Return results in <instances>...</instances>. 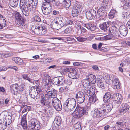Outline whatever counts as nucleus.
<instances>
[{
    "mask_svg": "<svg viewBox=\"0 0 130 130\" xmlns=\"http://www.w3.org/2000/svg\"><path fill=\"white\" fill-rule=\"evenodd\" d=\"M113 107L112 104H110L106 105V109L101 106L97 108L94 110L93 114V117L94 118H99L100 119L106 117V110H107V112L110 111Z\"/></svg>",
    "mask_w": 130,
    "mask_h": 130,
    "instance_id": "f257e3e1",
    "label": "nucleus"
},
{
    "mask_svg": "<svg viewBox=\"0 0 130 130\" xmlns=\"http://www.w3.org/2000/svg\"><path fill=\"white\" fill-rule=\"evenodd\" d=\"M7 68L5 67H0V71H3L7 70Z\"/></svg>",
    "mask_w": 130,
    "mask_h": 130,
    "instance_id": "774afa93",
    "label": "nucleus"
},
{
    "mask_svg": "<svg viewBox=\"0 0 130 130\" xmlns=\"http://www.w3.org/2000/svg\"><path fill=\"white\" fill-rule=\"evenodd\" d=\"M82 25L88 30L91 31H93L96 29V27L91 23H89L86 24H82Z\"/></svg>",
    "mask_w": 130,
    "mask_h": 130,
    "instance_id": "393cba45",
    "label": "nucleus"
},
{
    "mask_svg": "<svg viewBox=\"0 0 130 130\" xmlns=\"http://www.w3.org/2000/svg\"><path fill=\"white\" fill-rule=\"evenodd\" d=\"M35 119H31L29 121L28 123V129L34 130L35 124L37 123L36 122H35Z\"/></svg>",
    "mask_w": 130,
    "mask_h": 130,
    "instance_id": "bb28decb",
    "label": "nucleus"
},
{
    "mask_svg": "<svg viewBox=\"0 0 130 130\" xmlns=\"http://www.w3.org/2000/svg\"><path fill=\"white\" fill-rule=\"evenodd\" d=\"M84 91L85 94L87 96H89L92 95L91 92V91H90L89 89H84Z\"/></svg>",
    "mask_w": 130,
    "mask_h": 130,
    "instance_id": "49530a36",
    "label": "nucleus"
},
{
    "mask_svg": "<svg viewBox=\"0 0 130 130\" xmlns=\"http://www.w3.org/2000/svg\"><path fill=\"white\" fill-rule=\"evenodd\" d=\"M96 15V12L93 9H92L90 11H87L86 13L87 18L89 20L93 19Z\"/></svg>",
    "mask_w": 130,
    "mask_h": 130,
    "instance_id": "2eb2a0df",
    "label": "nucleus"
},
{
    "mask_svg": "<svg viewBox=\"0 0 130 130\" xmlns=\"http://www.w3.org/2000/svg\"><path fill=\"white\" fill-rule=\"evenodd\" d=\"M29 94L31 97L35 99H39L42 94V90L39 88H31L29 90Z\"/></svg>",
    "mask_w": 130,
    "mask_h": 130,
    "instance_id": "6e6552de",
    "label": "nucleus"
},
{
    "mask_svg": "<svg viewBox=\"0 0 130 130\" xmlns=\"http://www.w3.org/2000/svg\"><path fill=\"white\" fill-rule=\"evenodd\" d=\"M53 130H58L60 127V125L54 123L52 125Z\"/></svg>",
    "mask_w": 130,
    "mask_h": 130,
    "instance_id": "ea45409f",
    "label": "nucleus"
},
{
    "mask_svg": "<svg viewBox=\"0 0 130 130\" xmlns=\"http://www.w3.org/2000/svg\"><path fill=\"white\" fill-rule=\"evenodd\" d=\"M116 11L115 10H111L109 14V18L110 19H112L114 18L115 16V13Z\"/></svg>",
    "mask_w": 130,
    "mask_h": 130,
    "instance_id": "58836bf2",
    "label": "nucleus"
},
{
    "mask_svg": "<svg viewBox=\"0 0 130 130\" xmlns=\"http://www.w3.org/2000/svg\"><path fill=\"white\" fill-rule=\"evenodd\" d=\"M77 40L80 42H84L87 40V38L82 37H79L77 38Z\"/></svg>",
    "mask_w": 130,
    "mask_h": 130,
    "instance_id": "5fc2aeb1",
    "label": "nucleus"
},
{
    "mask_svg": "<svg viewBox=\"0 0 130 130\" xmlns=\"http://www.w3.org/2000/svg\"><path fill=\"white\" fill-rule=\"evenodd\" d=\"M18 87V85L16 84L11 85L10 87V89L12 93L14 94H17V89Z\"/></svg>",
    "mask_w": 130,
    "mask_h": 130,
    "instance_id": "c85d7f7f",
    "label": "nucleus"
},
{
    "mask_svg": "<svg viewBox=\"0 0 130 130\" xmlns=\"http://www.w3.org/2000/svg\"><path fill=\"white\" fill-rule=\"evenodd\" d=\"M19 7L22 14L27 17L29 15V10L28 9L26 0H21L20 1Z\"/></svg>",
    "mask_w": 130,
    "mask_h": 130,
    "instance_id": "39448f33",
    "label": "nucleus"
},
{
    "mask_svg": "<svg viewBox=\"0 0 130 130\" xmlns=\"http://www.w3.org/2000/svg\"><path fill=\"white\" fill-rule=\"evenodd\" d=\"M34 20L37 22H40L41 21V19L40 17L37 15H36L33 18Z\"/></svg>",
    "mask_w": 130,
    "mask_h": 130,
    "instance_id": "864d4df0",
    "label": "nucleus"
},
{
    "mask_svg": "<svg viewBox=\"0 0 130 130\" xmlns=\"http://www.w3.org/2000/svg\"><path fill=\"white\" fill-rule=\"evenodd\" d=\"M109 78L110 80L113 82L116 79V78H117L113 74H111L109 76Z\"/></svg>",
    "mask_w": 130,
    "mask_h": 130,
    "instance_id": "052dcab7",
    "label": "nucleus"
},
{
    "mask_svg": "<svg viewBox=\"0 0 130 130\" xmlns=\"http://www.w3.org/2000/svg\"><path fill=\"white\" fill-rule=\"evenodd\" d=\"M31 83H32L36 87V88H39V81L38 80H34L33 79V81Z\"/></svg>",
    "mask_w": 130,
    "mask_h": 130,
    "instance_id": "37998d69",
    "label": "nucleus"
},
{
    "mask_svg": "<svg viewBox=\"0 0 130 130\" xmlns=\"http://www.w3.org/2000/svg\"><path fill=\"white\" fill-rule=\"evenodd\" d=\"M97 83V86L98 87L101 88L102 89H104V83L102 80L98 81Z\"/></svg>",
    "mask_w": 130,
    "mask_h": 130,
    "instance_id": "a19ab883",
    "label": "nucleus"
},
{
    "mask_svg": "<svg viewBox=\"0 0 130 130\" xmlns=\"http://www.w3.org/2000/svg\"><path fill=\"white\" fill-rule=\"evenodd\" d=\"M7 122H6L5 123V124L4 125L3 124L2 125V124L1 123H0V129H4V128H5V127H4V126H5V127L8 126H8H9L10 123H8L7 124Z\"/></svg>",
    "mask_w": 130,
    "mask_h": 130,
    "instance_id": "8fccbe9b",
    "label": "nucleus"
},
{
    "mask_svg": "<svg viewBox=\"0 0 130 130\" xmlns=\"http://www.w3.org/2000/svg\"><path fill=\"white\" fill-rule=\"evenodd\" d=\"M67 18L66 17H60L55 18L51 24L52 28L58 30L62 27L66 26Z\"/></svg>",
    "mask_w": 130,
    "mask_h": 130,
    "instance_id": "f03ea898",
    "label": "nucleus"
},
{
    "mask_svg": "<svg viewBox=\"0 0 130 130\" xmlns=\"http://www.w3.org/2000/svg\"><path fill=\"white\" fill-rule=\"evenodd\" d=\"M119 31L120 34L123 36H126L128 32V29L125 26L121 25L119 27Z\"/></svg>",
    "mask_w": 130,
    "mask_h": 130,
    "instance_id": "6ab92c4d",
    "label": "nucleus"
},
{
    "mask_svg": "<svg viewBox=\"0 0 130 130\" xmlns=\"http://www.w3.org/2000/svg\"><path fill=\"white\" fill-rule=\"evenodd\" d=\"M19 0H10V5L13 7H16L18 4Z\"/></svg>",
    "mask_w": 130,
    "mask_h": 130,
    "instance_id": "72a5a7b5",
    "label": "nucleus"
},
{
    "mask_svg": "<svg viewBox=\"0 0 130 130\" xmlns=\"http://www.w3.org/2000/svg\"><path fill=\"white\" fill-rule=\"evenodd\" d=\"M49 77L48 76H47L46 77V79H44V83L46 85H47L48 86L49 83H50V81L51 80V79H48L47 78H49Z\"/></svg>",
    "mask_w": 130,
    "mask_h": 130,
    "instance_id": "603ef678",
    "label": "nucleus"
},
{
    "mask_svg": "<svg viewBox=\"0 0 130 130\" xmlns=\"http://www.w3.org/2000/svg\"><path fill=\"white\" fill-rule=\"evenodd\" d=\"M112 32H111V30L110 28L109 29V32H110L111 33H112L116 37H117V34L118 32V29L116 27V26H113L111 28Z\"/></svg>",
    "mask_w": 130,
    "mask_h": 130,
    "instance_id": "2f4dec72",
    "label": "nucleus"
},
{
    "mask_svg": "<svg viewBox=\"0 0 130 130\" xmlns=\"http://www.w3.org/2000/svg\"><path fill=\"white\" fill-rule=\"evenodd\" d=\"M31 109V107L30 106H27L25 107L22 111V112L24 113L27 111H30Z\"/></svg>",
    "mask_w": 130,
    "mask_h": 130,
    "instance_id": "a18cd8bd",
    "label": "nucleus"
},
{
    "mask_svg": "<svg viewBox=\"0 0 130 130\" xmlns=\"http://www.w3.org/2000/svg\"><path fill=\"white\" fill-rule=\"evenodd\" d=\"M45 2L43 3L44 6H46V7H43L42 8L43 13L45 15H48L52 12V3L54 0H44Z\"/></svg>",
    "mask_w": 130,
    "mask_h": 130,
    "instance_id": "423d86ee",
    "label": "nucleus"
},
{
    "mask_svg": "<svg viewBox=\"0 0 130 130\" xmlns=\"http://www.w3.org/2000/svg\"><path fill=\"white\" fill-rule=\"evenodd\" d=\"M81 7L79 5H75L73 6L72 10V15L73 17L78 16L80 12Z\"/></svg>",
    "mask_w": 130,
    "mask_h": 130,
    "instance_id": "4468645a",
    "label": "nucleus"
},
{
    "mask_svg": "<svg viewBox=\"0 0 130 130\" xmlns=\"http://www.w3.org/2000/svg\"><path fill=\"white\" fill-rule=\"evenodd\" d=\"M40 99V103L43 106H48L51 103V101L47 97L42 93L40 96L39 99Z\"/></svg>",
    "mask_w": 130,
    "mask_h": 130,
    "instance_id": "9d476101",
    "label": "nucleus"
},
{
    "mask_svg": "<svg viewBox=\"0 0 130 130\" xmlns=\"http://www.w3.org/2000/svg\"><path fill=\"white\" fill-rule=\"evenodd\" d=\"M38 68L37 66H33L30 69L31 70V72H35L37 71L38 69Z\"/></svg>",
    "mask_w": 130,
    "mask_h": 130,
    "instance_id": "e2e57ef3",
    "label": "nucleus"
},
{
    "mask_svg": "<svg viewBox=\"0 0 130 130\" xmlns=\"http://www.w3.org/2000/svg\"><path fill=\"white\" fill-rule=\"evenodd\" d=\"M24 85H22L19 86H18V87L17 89V93H19L23 91L24 89Z\"/></svg>",
    "mask_w": 130,
    "mask_h": 130,
    "instance_id": "4c0bfd02",
    "label": "nucleus"
},
{
    "mask_svg": "<svg viewBox=\"0 0 130 130\" xmlns=\"http://www.w3.org/2000/svg\"><path fill=\"white\" fill-rule=\"evenodd\" d=\"M64 82V78L62 76L55 77L53 79L52 81L53 84L59 86L63 85Z\"/></svg>",
    "mask_w": 130,
    "mask_h": 130,
    "instance_id": "9b49d317",
    "label": "nucleus"
},
{
    "mask_svg": "<svg viewBox=\"0 0 130 130\" xmlns=\"http://www.w3.org/2000/svg\"><path fill=\"white\" fill-rule=\"evenodd\" d=\"M108 2V0H104L102 2L103 6L101 7H103V8H106L107 7V5Z\"/></svg>",
    "mask_w": 130,
    "mask_h": 130,
    "instance_id": "3c124183",
    "label": "nucleus"
},
{
    "mask_svg": "<svg viewBox=\"0 0 130 130\" xmlns=\"http://www.w3.org/2000/svg\"><path fill=\"white\" fill-rule=\"evenodd\" d=\"M21 124L23 128L25 130H27L28 128L27 125L26 120V115H23L22 118Z\"/></svg>",
    "mask_w": 130,
    "mask_h": 130,
    "instance_id": "b1692460",
    "label": "nucleus"
},
{
    "mask_svg": "<svg viewBox=\"0 0 130 130\" xmlns=\"http://www.w3.org/2000/svg\"><path fill=\"white\" fill-rule=\"evenodd\" d=\"M87 79L92 84H95L96 81V77L93 74H90L88 75Z\"/></svg>",
    "mask_w": 130,
    "mask_h": 130,
    "instance_id": "cd10ccee",
    "label": "nucleus"
},
{
    "mask_svg": "<svg viewBox=\"0 0 130 130\" xmlns=\"http://www.w3.org/2000/svg\"><path fill=\"white\" fill-rule=\"evenodd\" d=\"M129 106L126 103H123L121 106L119 112L125 113L129 110Z\"/></svg>",
    "mask_w": 130,
    "mask_h": 130,
    "instance_id": "aec40b11",
    "label": "nucleus"
},
{
    "mask_svg": "<svg viewBox=\"0 0 130 130\" xmlns=\"http://www.w3.org/2000/svg\"><path fill=\"white\" fill-rule=\"evenodd\" d=\"M88 110L86 107H77L73 113V117L77 119L81 117L84 115H86L88 113Z\"/></svg>",
    "mask_w": 130,
    "mask_h": 130,
    "instance_id": "20e7f679",
    "label": "nucleus"
},
{
    "mask_svg": "<svg viewBox=\"0 0 130 130\" xmlns=\"http://www.w3.org/2000/svg\"><path fill=\"white\" fill-rule=\"evenodd\" d=\"M14 16L16 20L18 22V26L23 29L27 28L26 25L25 23L24 19L20 13L18 12H15Z\"/></svg>",
    "mask_w": 130,
    "mask_h": 130,
    "instance_id": "0eeeda50",
    "label": "nucleus"
},
{
    "mask_svg": "<svg viewBox=\"0 0 130 130\" xmlns=\"http://www.w3.org/2000/svg\"><path fill=\"white\" fill-rule=\"evenodd\" d=\"M65 40L69 41H72L74 40L75 39L74 38L72 37H67L65 38Z\"/></svg>",
    "mask_w": 130,
    "mask_h": 130,
    "instance_id": "338daca9",
    "label": "nucleus"
},
{
    "mask_svg": "<svg viewBox=\"0 0 130 130\" xmlns=\"http://www.w3.org/2000/svg\"><path fill=\"white\" fill-rule=\"evenodd\" d=\"M76 103L75 100L72 98L68 99L64 103L63 108L66 111L70 112L72 111L75 108Z\"/></svg>",
    "mask_w": 130,
    "mask_h": 130,
    "instance_id": "7ed1b4c3",
    "label": "nucleus"
},
{
    "mask_svg": "<svg viewBox=\"0 0 130 130\" xmlns=\"http://www.w3.org/2000/svg\"><path fill=\"white\" fill-rule=\"evenodd\" d=\"M112 98L115 101L116 104H120L122 102L123 98L121 94H113Z\"/></svg>",
    "mask_w": 130,
    "mask_h": 130,
    "instance_id": "f3484780",
    "label": "nucleus"
},
{
    "mask_svg": "<svg viewBox=\"0 0 130 130\" xmlns=\"http://www.w3.org/2000/svg\"><path fill=\"white\" fill-rule=\"evenodd\" d=\"M62 120L60 117L57 116L55 118L54 123H55L60 125L61 124Z\"/></svg>",
    "mask_w": 130,
    "mask_h": 130,
    "instance_id": "e433bc0d",
    "label": "nucleus"
},
{
    "mask_svg": "<svg viewBox=\"0 0 130 130\" xmlns=\"http://www.w3.org/2000/svg\"><path fill=\"white\" fill-rule=\"evenodd\" d=\"M76 98L78 103H83L85 99V96L83 92H78L76 95Z\"/></svg>",
    "mask_w": 130,
    "mask_h": 130,
    "instance_id": "ddd939ff",
    "label": "nucleus"
},
{
    "mask_svg": "<svg viewBox=\"0 0 130 130\" xmlns=\"http://www.w3.org/2000/svg\"><path fill=\"white\" fill-rule=\"evenodd\" d=\"M111 22L108 21L105 22L99 25L100 28L102 30L105 31L111 25Z\"/></svg>",
    "mask_w": 130,
    "mask_h": 130,
    "instance_id": "4be33fe9",
    "label": "nucleus"
},
{
    "mask_svg": "<svg viewBox=\"0 0 130 130\" xmlns=\"http://www.w3.org/2000/svg\"><path fill=\"white\" fill-rule=\"evenodd\" d=\"M6 25V23L5 17L2 18L0 20V29H3Z\"/></svg>",
    "mask_w": 130,
    "mask_h": 130,
    "instance_id": "c9c22d12",
    "label": "nucleus"
},
{
    "mask_svg": "<svg viewBox=\"0 0 130 130\" xmlns=\"http://www.w3.org/2000/svg\"><path fill=\"white\" fill-rule=\"evenodd\" d=\"M68 76L70 78L72 79H77L78 78L77 73L75 70L69 72L68 74Z\"/></svg>",
    "mask_w": 130,
    "mask_h": 130,
    "instance_id": "c756f323",
    "label": "nucleus"
},
{
    "mask_svg": "<svg viewBox=\"0 0 130 130\" xmlns=\"http://www.w3.org/2000/svg\"><path fill=\"white\" fill-rule=\"evenodd\" d=\"M71 3L70 0H63L62 4L66 8H69L70 6Z\"/></svg>",
    "mask_w": 130,
    "mask_h": 130,
    "instance_id": "f704fd0d",
    "label": "nucleus"
},
{
    "mask_svg": "<svg viewBox=\"0 0 130 130\" xmlns=\"http://www.w3.org/2000/svg\"><path fill=\"white\" fill-rule=\"evenodd\" d=\"M127 14V13L125 12H122L121 15V17L123 20H124L127 17L126 16Z\"/></svg>",
    "mask_w": 130,
    "mask_h": 130,
    "instance_id": "680f3d73",
    "label": "nucleus"
},
{
    "mask_svg": "<svg viewBox=\"0 0 130 130\" xmlns=\"http://www.w3.org/2000/svg\"><path fill=\"white\" fill-rule=\"evenodd\" d=\"M84 85L86 87L88 86H90L91 85V84L89 81L86 80L84 82Z\"/></svg>",
    "mask_w": 130,
    "mask_h": 130,
    "instance_id": "69168bd1",
    "label": "nucleus"
},
{
    "mask_svg": "<svg viewBox=\"0 0 130 130\" xmlns=\"http://www.w3.org/2000/svg\"><path fill=\"white\" fill-rule=\"evenodd\" d=\"M71 29L70 28H67L65 30L64 32L66 34H70L71 33Z\"/></svg>",
    "mask_w": 130,
    "mask_h": 130,
    "instance_id": "4d7b16f0",
    "label": "nucleus"
},
{
    "mask_svg": "<svg viewBox=\"0 0 130 130\" xmlns=\"http://www.w3.org/2000/svg\"><path fill=\"white\" fill-rule=\"evenodd\" d=\"M74 128L76 129V130L78 129L79 130L80 129H81V125L79 123H76L74 125Z\"/></svg>",
    "mask_w": 130,
    "mask_h": 130,
    "instance_id": "13d9d810",
    "label": "nucleus"
},
{
    "mask_svg": "<svg viewBox=\"0 0 130 130\" xmlns=\"http://www.w3.org/2000/svg\"><path fill=\"white\" fill-rule=\"evenodd\" d=\"M29 3L28 5V7H32V8H30V13L32 15L34 13V11L33 10V6H36L37 5L38 3V0H28Z\"/></svg>",
    "mask_w": 130,
    "mask_h": 130,
    "instance_id": "a211bd4d",
    "label": "nucleus"
},
{
    "mask_svg": "<svg viewBox=\"0 0 130 130\" xmlns=\"http://www.w3.org/2000/svg\"><path fill=\"white\" fill-rule=\"evenodd\" d=\"M12 60L15 63L18 65H21L23 62V61L19 57H14L12 58Z\"/></svg>",
    "mask_w": 130,
    "mask_h": 130,
    "instance_id": "473e14b6",
    "label": "nucleus"
},
{
    "mask_svg": "<svg viewBox=\"0 0 130 130\" xmlns=\"http://www.w3.org/2000/svg\"><path fill=\"white\" fill-rule=\"evenodd\" d=\"M106 8L101 7L98 10V14L100 19H104L107 15V13L106 11Z\"/></svg>",
    "mask_w": 130,
    "mask_h": 130,
    "instance_id": "f8f14e48",
    "label": "nucleus"
},
{
    "mask_svg": "<svg viewBox=\"0 0 130 130\" xmlns=\"http://www.w3.org/2000/svg\"><path fill=\"white\" fill-rule=\"evenodd\" d=\"M41 129L40 125L38 124V123L35 124L34 130H39Z\"/></svg>",
    "mask_w": 130,
    "mask_h": 130,
    "instance_id": "bf43d9fd",
    "label": "nucleus"
},
{
    "mask_svg": "<svg viewBox=\"0 0 130 130\" xmlns=\"http://www.w3.org/2000/svg\"><path fill=\"white\" fill-rule=\"evenodd\" d=\"M57 91L55 89L52 88L51 91L47 92L45 95L51 100V98L56 97Z\"/></svg>",
    "mask_w": 130,
    "mask_h": 130,
    "instance_id": "dca6fc26",
    "label": "nucleus"
},
{
    "mask_svg": "<svg viewBox=\"0 0 130 130\" xmlns=\"http://www.w3.org/2000/svg\"><path fill=\"white\" fill-rule=\"evenodd\" d=\"M97 99L95 97L91 96L89 98V102L91 103H94L97 100Z\"/></svg>",
    "mask_w": 130,
    "mask_h": 130,
    "instance_id": "c03bdc74",
    "label": "nucleus"
},
{
    "mask_svg": "<svg viewBox=\"0 0 130 130\" xmlns=\"http://www.w3.org/2000/svg\"><path fill=\"white\" fill-rule=\"evenodd\" d=\"M123 8L127 9L130 8V1L125 3L123 6Z\"/></svg>",
    "mask_w": 130,
    "mask_h": 130,
    "instance_id": "09e8293b",
    "label": "nucleus"
},
{
    "mask_svg": "<svg viewBox=\"0 0 130 130\" xmlns=\"http://www.w3.org/2000/svg\"><path fill=\"white\" fill-rule=\"evenodd\" d=\"M22 76L23 79L27 80L30 82H32L33 81V79L30 78L27 74H23L22 75Z\"/></svg>",
    "mask_w": 130,
    "mask_h": 130,
    "instance_id": "79ce46f5",
    "label": "nucleus"
},
{
    "mask_svg": "<svg viewBox=\"0 0 130 130\" xmlns=\"http://www.w3.org/2000/svg\"><path fill=\"white\" fill-rule=\"evenodd\" d=\"M118 37H116L112 34H111L104 37H101L100 39L102 40H107L111 39H117Z\"/></svg>",
    "mask_w": 130,
    "mask_h": 130,
    "instance_id": "5701e85b",
    "label": "nucleus"
},
{
    "mask_svg": "<svg viewBox=\"0 0 130 130\" xmlns=\"http://www.w3.org/2000/svg\"><path fill=\"white\" fill-rule=\"evenodd\" d=\"M52 103L55 108L57 111H59L62 108V106L60 101L56 97L52 99Z\"/></svg>",
    "mask_w": 130,
    "mask_h": 130,
    "instance_id": "1a4fd4ad",
    "label": "nucleus"
},
{
    "mask_svg": "<svg viewBox=\"0 0 130 130\" xmlns=\"http://www.w3.org/2000/svg\"><path fill=\"white\" fill-rule=\"evenodd\" d=\"M123 126V122H121L118 121L116 122L113 128H114V130H118L120 129L121 127Z\"/></svg>",
    "mask_w": 130,
    "mask_h": 130,
    "instance_id": "7c9ffc66",
    "label": "nucleus"
},
{
    "mask_svg": "<svg viewBox=\"0 0 130 130\" xmlns=\"http://www.w3.org/2000/svg\"><path fill=\"white\" fill-rule=\"evenodd\" d=\"M111 98V93L110 92L106 93L103 98L104 101L105 103L109 102Z\"/></svg>",
    "mask_w": 130,
    "mask_h": 130,
    "instance_id": "a878e982",
    "label": "nucleus"
},
{
    "mask_svg": "<svg viewBox=\"0 0 130 130\" xmlns=\"http://www.w3.org/2000/svg\"><path fill=\"white\" fill-rule=\"evenodd\" d=\"M46 29V27L44 26L43 25H41L39 26H35L34 32L35 33L38 34V32L39 34L40 32H41L43 34V33L42 32L44 30L45 31Z\"/></svg>",
    "mask_w": 130,
    "mask_h": 130,
    "instance_id": "412c9836",
    "label": "nucleus"
},
{
    "mask_svg": "<svg viewBox=\"0 0 130 130\" xmlns=\"http://www.w3.org/2000/svg\"><path fill=\"white\" fill-rule=\"evenodd\" d=\"M13 54L10 53H4L2 54V55L3 56L4 58H6L12 55Z\"/></svg>",
    "mask_w": 130,
    "mask_h": 130,
    "instance_id": "de8ad7c7",
    "label": "nucleus"
},
{
    "mask_svg": "<svg viewBox=\"0 0 130 130\" xmlns=\"http://www.w3.org/2000/svg\"><path fill=\"white\" fill-rule=\"evenodd\" d=\"M90 89L89 90L90 91H91V92L92 93V94H94L95 93V91L96 88L93 86H91L90 87Z\"/></svg>",
    "mask_w": 130,
    "mask_h": 130,
    "instance_id": "6e6d98bb",
    "label": "nucleus"
},
{
    "mask_svg": "<svg viewBox=\"0 0 130 130\" xmlns=\"http://www.w3.org/2000/svg\"><path fill=\"white\" fill-rule=\"evenodd\" d=\"M114 85L115 88L117 89H120V83L115 84Z\"/></svg>",
    "mask_w": 130,
    "mask_h": 130,
    "instance_id": "0e129e2a",
    "label": "nucleus"
}]
</instances>
